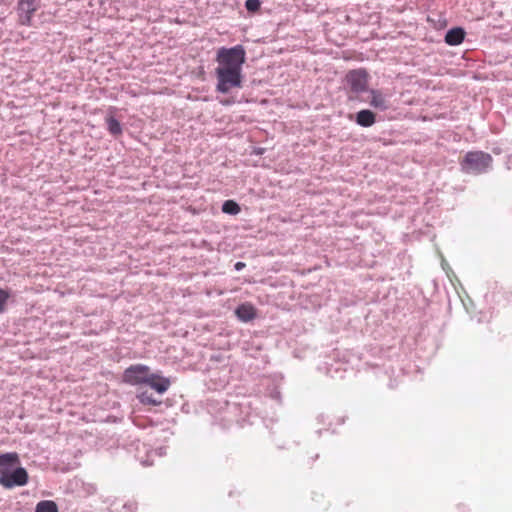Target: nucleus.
<instances>
[{
    "mask_svg": "<svg viewBox=\"0 0 512 512\" xmlns=\"http://www.w3.org/2000/svg\"><path fill=\"white\" fill-rule=\"evenodd\" d=\"M246 61V51L243 45L238 44L233 47H221L217 51L216 69H235L242 70V66Z\"/></svg>",
    "mask_w": 512,
    "mask_h": 512,
    "instance_id": "f257e3e1",
    "label": "nucleus"
},
{
    "mask_svg": "<svg viewBox=\"0 0 512 512\" xmlns=\"http://www.w3.org/2000/svg\"><path fill=\"white\" fill-rule=\"evenodd\" d=\"M217 78L216 91L221 94H227L234 88H242L243 75L242 70L235 69H215Z\"/></svg>",
    "mask_w": 512,
    "mask_h": 512,
    "instance_id": "f03ea898",
    "label": "nucleus"
},
{
    "mask_svg": "<svg viewBox=\"0 0 512 512\" xmlns=\"http://www.w3.org/2000/svg\"><path fill=\"white\" fill-rule=\"evenodd\" d=\"M492 163V157L482 151L468 152L461 162L462 169L468 173L485 172Z\"/></svg>",
    "mask_w": 512,
    "mask_h": 512,
    "instance_id": "7ed1b4c3",
    "label": "nucleus"
},
{
    "mask_svg": "<svg viewBox=\"0 0 512 512\" xmlns=\"http://www.w3.org/2000/svg\"><path fill=\"white\" fill-rule=\"evenodd\" d=\"M29 475L24 467L18 465L0 478V485L6 489L24 486L28 483Z\"/></svg>",
    "mask_w": 512,
    "mask_h": 512,
    "instance_id": "20e7f679",
    "label": "nucleus"
},
{
    "mask_svg": "<svg viewBox=\"0 0 512 512\" xmlns=\"http://www.w3.org/2000/svg\"><path fill=\"white\" fill-rule=\"evenodd\" d=\"M150 369L143 364H135L126 368L123 373V381L130 385L146 384L149 380Z\"/></svg>",
    "mask_w": 512,
    "mask_h": 512,
    "instance_id": "39448f33",
    "label": "nucleus"
},
{
    "mask_svg": "<svg viewBox=\"0 0 512 512\" xmlns=\"http://www.w3.org/2000/svg\"><path fill=\"white\" fill-rule=\"evenodd\" d=\"M36 10V0H19L16 8L19 24L22 26H31L32 16Z\"/></svg>",
    "mask_w": 512,
    "mask_h": 512,
    "instance_id": "423d86ee",
    "label": "nucleus"
},
{
    "mask_svg": "<svg viewBox=\"0 0 512 512\" xmlns=\"http://www.w3.org/2000/svg\"><path fill=\"white\" fill-rule=\"evenodd\" d=\"M347 82L353 91H364L367 86V74L364 70L350 71L347 74Z\"/></svg>",
    "mask_w": 512,
    "mask_h": 512,
    "instance_id": "0eeeda50",
    "label": "nucleus"
},
{
    "mask_svg": "<svg viewBox=\"0 0 512 512\" xmlns=\"http://www.w3.org/2000/svg\"><path fill=\"white\" fill-rule=\"evenodd\" d=\"M149 380L146 381V385L154 389L159 394L166 392L170 386V380L168 378L159 376L155 373H150L148 376Z\"/></svg>",
    "mask_w": 512,
    "mask_h": 512,
    "instance_id": "6e6552de",
    "label": "nucleus"
},
{
    "mask_svg": "<svg viewBox=\"0 0 512 512\" xmlns=\"http://www.w3.org/2000/svg\"><path fill=\"white\" fill-rule=\"evenodd\" d=\"M116 110L117 109L115 107H110L108 114L105 117L107 131L114 137L121 135L123 132V128H122L120 121L118 119H116L115 116L113 115V113Z\"/></svg>",
    "mask_w": 512,
    "mask_h": 512,
    "instance_id": "1a4fd4ad",
    "label": "nucleus"
},
{
    "mask_svg": "<svg viewBox=\"0 0 512 512\" xmlns=\"http://www.w3.org/2000/svg\"><path fill=\"white\" fill-rule=\"evenodd\" d=\"M235 315L241 322L247 323L256 317V309L250 303H243L235 309Z\"/></svg>",
    "mask_w": 512,
    "mask_h": 512,
    "instance_id": "9d476101",
    "label": "nucleus"
},
{
    "mask_svg": "<svg viewBox=\"0 0 512 512\" xmlns=\"http://www.w3.org/2000/svg\"><path fill=\"white\" fill-rule=\"evenodd\" d=\"M369 104L378 110L385 111L389 108V101L379 90H371Z\"/></svg>",
    "mask_w": 512,
    "mask_h": 512,
    "instance_id": "9b49d317",
    "label": "nucleus"
},
{
    "mask_svg": "<svg viewBox=\"0 0 512 512\" xmlns=\"http://www.w3.org/2000/svg\"><path fill=\"white\" fill-rule=\"evenodd\" d=\"M465 38V31L461 27L450 29L445 35V42L448 45L456 46L461 44Z\"/></svg>",
    "mask_w": 512,
    "mask_h": 512,
    "instance_id": "f8f14e48",
    "label": "nucleus"
},
{
    "mask_svg": "<svg viewBox=\"0 0 512 512\" xmlns=\"http://www.w3.org/2000/svg\"><path fill=\"white\" fill-rule=\"evenodd\" d=\"M355 121L362 127H371L376 122V115L371 110L363 109L356 114Z\"/></svg>",
    "mask_w": 512,
    "mask_h": 512,
    "instance_id": "ddd939ff",
    "label": "nucleus"
},
{
    "mask_svg": "<svg viewBox=\"0 0 512 512\" xmlns=\"http://www.w3.org/2000/svg\"><path fill=\"white\" fill-rule=\"evenodd\" d=\"M137 399L141 404L144 405H151V406H157L161 404V400H157L153 397L152 393H149L148 391H143L137 394Z\"/></svg>",
    "mask_w": 512,
    "mask_h": 512,
    "instance_id": "4468645a",
    "label": "nucleus"
},
{
    "mask_svg": "<svg viewBox=\"0 0 512 512\" xmlns=\"http://www.w3.org/2000/svg\"><path fill=\"white\" fill-rule=\"evenodd\" d=\"M240 211V205L234 200H226L222 204V212L225 214L237 215Z\"/></svg>",
    "mask_w": 512,
    "mask_h": 512,
    "instance_id": "2eb2a0df",
    "label": "nucleus"
},
{
    "mask_svg": "<svg viewBox=\"0 0 512 512\" xmlns=\"http://www.w3.org/2000/svg\"><path fill=\"white\" fill-rule=\"evenodd\" d=\"M35 512H58V507L54 501L43 500L36 505Z\"/></svg>",
    "mask_w": 512,
    "mask_h": 512,
    "instance_id": "dca6fc26",
    "label": "nucleus"
},
{
    "mask_svg": "<svg viewBox=\"0 0 512 512\" xmlns=\"http://www.w3.org/2000/svg\"><path fill=\"white\" fill-rule=\"evenodd\" d=\"M262 2L260 0H246L245 8L250 13H256L260 10Z\"/></svg>",
    "mask_w": 512,
    "mask_h": 512,
    "instance_id": "f3484780",
    "label": "nucleus"
},
{
    "mask_svg": "<svg viewBox=\"0 0 512 512\" xmlns=\"http://www.w3.org/2000/svg\"><path fill=\"white\" fill-rule=\"evenodd\" d=\"M10 298V293L7 290L0 288V314L4 313L5 307L8 299Z\"/></svg>",
    "mask_w": 512,
    "mask_h": 512,
    "instance_id": "a211bd4d",
    "label": "nucleus"
},
{
    "mask_svg": "<svg viewBox=\"0 0 512 512\" xmlns=\"http://www.w3.org/2000/svg\"><path fill=\"white\" fill-rule=\"evenodd\" d=\"M269 396H270L271 399L276 400L279 404L282 403L281 392L279 391V389L277 387H273L270 390Z\"/></svg>",
    "mask_w": 512,
    "mask_h": 512,
    "instance_id": "6ab92c4d",
    "label": "nucleus"
},
{
    "mask_svg": "<svg viewBox=\"0 0 512 512\" xmlns=\"http://www.w3.org/2000/svg\"><path fill=\"white\" fill-rule=\"evenodd\" d=\"M123 509L126 511V512H136L137 510V505L136 503L134 502H128V503H125L123 505Z\"/></svg>",
    "mask_w": 512,
    "mask_h": 512,
    "instance_id": "aec40b11",
    "label": "nucleus"
},
{
    "mask_svg": "<svg viewBox=\"0 0 512 512\" xmlns=\"http://www.w3.org/2000/svg\"><path fill=\"white\" fill-rule=\"evenodd\" d=\"M246 266V264L244 262H241V261H238L234 264V269L236 271H241L242 269H244Z\"/></svg>",
    "mask_w": 512,
    "mask_h": 512,
    "instance_id": "412c9836",
    "label": "nucleus"
},
{
    "mask_svg": "<svg viewBox=\"0 0 512 512\" xmlns=\"http://www.w3.org/2000/svg\"><path fill=\"white\" fill-rule=\"evenodd\" d=\"M264 152H265L264 148L257 147V148H254L252 154L259 156V155L264 154Z\"/></svg>",
    "mask_w": 512,
    "mask_h": 512,
    "instance_id": "4be33fe9",
    "label": "nucleus"
},
{
    "mask_svg": "<svg viewBox=\"0 0 512 512\" xmlns=\"http://www.w3.org/2000/svg\"><path fill=\"white\" fill-rule=\"evenodd\" d=\"M317 459H318V454L316 453L314 456H312L309 459L308 464H313L314 462H316Z\"/></svg>",
    "mask_w": 512,
    "mask_h": 512,
    "instance_id": "5701e85b",
    "label": "nucleus"
}]
</instances>
